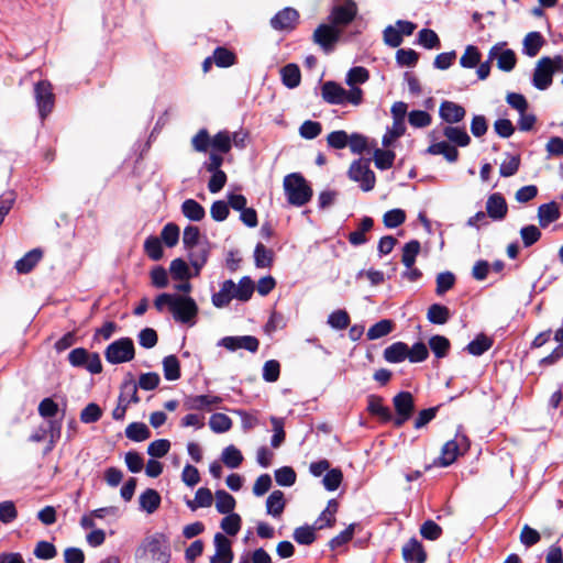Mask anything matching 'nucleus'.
<instances>
[{
    "label": "nucleus",
    "instance_id": "obj_26",
    "mask_svg": "<svg viewBox=\"0 0 563 563\" xmlns=\"http://www.w3.org/2000/svg\"><path fill=\"white\" fill-rule=\"evenodd\" d=\"M443 135L456 146L465 147L471 143V137L465 128L454 126L453 124L446 125L443 128Z\"/></svg>",
    "mask_w": 563,
    "mask_h": 563
},
{
    "label": "nucleus",
    "instance_id": "obj_24",
    "mask_svg": "<svg viewBox=\"0 0 563 563\" xmlns=\"http://www.w3.org/2000/svg\"><path fill=\"white\" fill-rule=\"evenodd\" d=\"M427 153L430 155H443L444 158L450 163H454L459 158V151L456 147L446 141L433 142L427 148Z\"/></svg>",
    "mask_w": 563,
    "mask_h": 563
},
{
    "label": "nucleus",
    "instance_id": "obj_63",
    "mask_svg": "<svg viewBox=\"0 0 563 563\" xmlns=\"http://www.w3.org/2000/svg\"><path fill=\"white\" fill-rule=\"evenodd\" d=\"M369 73L366 68L357 66L349 70L346 75V84L349 86H355L357 84H364L368 80Z\"/></svg>",
    "mask_w": 563,
    "mask_h": 563
},
{
    "label": "nucleus",
    "instance_id": "obj_14",
    "mask_svg": "<svg viewBox=\"0 0 563 563\" xmlns=\"http://www.w3.org/2000/svg\"><path fill=\"white\" fill-rule=\"evenodd\" d=\"M219 345L232 352L244 349L255 353L258 350L260 342L253 335L224 336L219 341Z\"/></svg>",
    "mask_w": 563,
    "mask_h": 563
},
{
    "label": "nucleus",
    "instance_id": "obj_18",
    "mask_svg": "<svg viewBox=\"0 0 563 563\" xmlns=\"http://www.w3.org/2000/svg\"><path fill=\"white\" fill-rule=\"evenodd\" d=\"M356 13V4L353 1H346L332 10L331 19L335 25H346L353 21Z\"/></svg>",
    "mask_w": 563,
    "mask_h": 563
},
{
    "label": "nucleus",
    "instance_id": "obj_7",
    "mask_svg": "<svg viewBox=\"0 0 563 563\" xmlns=\"http://www.w3.org/2000/svg\"><path fill=\"white\" fill-rule=\"evenodd\" d=\"M468 449L465 435L457 434L454 439L444 443L440 456L433 462L435 466L446 467L453 464L457 456Z\"/></svg>",
    "mask_w": 563,
    "mask_h": 563
},
{
    "label": "nucleus",
    "instance_id": "obj_36",
    "mask_svg": "<svg viewBox=\"0 0 563 563\" xmlns=\"http://www.w3.org/2000/svg\"><path fill=\"white\" fill-rule=\"evenodd\" d=\"M283 84L292 89L300 84V69L296 64H288L280 70Z\"/></svg>",
    "mask_w": 563,
    "mask_h": 563
},
{
    "label": "nucleus",
    "instance_id": "obj_52",
    "mask_svg": "<svg viewBox=\"0 0 563 563\" xmlns=\"http://www.w3.org/2000/svg\"><path fill=\"white\" fill-rule=\"evenodd\" d=\"M418 44L427 49H433L440 46V38L433 30L422 29L418 33Z\"/></svg>",
    "mask_w": 563,
    "mask_h": 563
},
{
    "label": "nucleus",
    "instance_id": "obj_6",
    "mask_svg": "<svg viewBox=\"0 0 563 563\" xmlns=\"http://www.w3.org/2000/svg\"><path fill=\"white\" fill-rule=\"evenodd\" d=\"M135 356L133 341L130 338L115 340L104 351V357L110 364H121L130 362Z\"/></svg>",
    "mask_w": 563,
    "mask_h": 563
},
{
    "label": "nucleus",
    "instance_id": "obj_40",
    "mask_svg": "<svg viewBox=\"0 0 563 563\" xmlns=\"http://www.w3.org/2000/svg\"><path fill=\"white\" fill-rule=\"evenodd\" d=\"M238 563H273L272 556L263 548L240 555Z\"/></svg>",
    "mask_w": 563,
    "mask_h": 563
},
{
    "label": "nucleus",
    "instance_id": "obj_46",
    "mask_svg": "<svg viewBox=\"0 0 563 563\" xmlns=\"http://www.w3.org/2000/svg\"><path fill=\"white\" fill-rule=\"evenodd\" d=\"M492 340L484 334L477 335L466 346L470 354L479 356L492 347Z\"/></svg>",
    "mask_w": 563,
    "mask_h": 563
},
{
    "label": "nucleus",
    "instance_id": "obj_9",
    "mask_svg": "<svg viewBox=\"0 0 563 563\" xmlns=\"http://www.w3.org/2000/svg\"><path fill=\"white\" fill-rule=\"evenodd\" d=\"M139 401L137 385L133 380L124 382L121 386L118 405L112 411V418L114 420H123L128 408Z\"/></svg>",
    "mask_w": 563,
    "mask_h": 563
},
{
    "label": "nucleus",
    "instance_id": "obj_12",
    "mask_svg": "<svg viewBox=\"0 0 563 563\" xmlns=\"http://www.w3.org/2000/svg\"><path fill=\"white\" fill-rule=\"evenodd\" d=\"M489 60H496L497 67L503 71H511L516 64V53L506 47L505 42L495 44L488 52Z\"/></svg>",
    "mask_w": 563,
    "mask_h": 563
},
{
    "label": "nucleus",
    "instance_id": "obj_5",
    "mask_svg": "<svg viewBox=\"0 0 563 563\" xmlns=\"http://www.w3.org/2000/svg\"><path fill=\"white\" fill-rule=\"evenodd\" d=\"M560 70H563V57L561 55H556L553 58H540L533 73V86L539 90L548 89L552 84L554 73Z\"/></svg>",
    "mask_w": 563,
    "mask_h": 563
},
{
    "label": "nucleus",
    "instance_id": "obj_61",
    "mask_svg": "<svg viewBox=\"0 0 563 563\" xmlns=\"http://www.w3.org/2000/svg\"><path fill=\"white\" fill-rule=\"evenodd\" d=\"M296 477V472L290 466H283L275 471L276 483L280 486L294 485Z\"/></svg>",
    "mask_w": 563,
    "mask_h": 563
},
{
    "label": "nucleus",
    "instance_id": "obj_25",
    "mask_svg": "<svg viewBox=\"0 0 563 563\" xmlns=\"http://www.w3.org/2000/svg\"><path fill=\"white\" fill-rule=\"evenodd\" d=\"M191 266L195 268V276L200 274L201 268L208 261L209 251L205 244L186 249Z\"/></svg>",
    "mask_w": 563,
    "mask_h": 563
},
{
    "label": "nucleus",
    "instance_id": "obj_62",
    "mask_svg": "<svg viewBox=\"0 0 563 563\" xmlns=\"http://www.w3.org/2000/svg\"><path fill=\"white\" fill-rule=\"evenodd\" d=\"M33 553L40 560H51L56 556L57 550L53 543L40 541L36 543Z\"/></svg>",
    "mask_w": 563,
    "mask_h": 563
},
{
    "label": "nucleus",
    "instance_id": "obj_32",
    "mask_svg": "<svg viewBox=\"0 0 563 563\" xmlns=\"http://www.w3.org/2000/svg\"><path fill=\"white\" fill-rule=\"evenodd\" d=\"M285 498L282 490H274L266 500L267 514L274 518H279L285 509Z\"/></svg>",
    "mask_w": 563,
    "mask_h": 563
},
{
    "label": "nucleus",
    "instance_id": "obj_39",
    "mask_svg": "<svg viewBox=\"0 0 563 563\" xmlns=\"http://www.w3.org/2000/svg\"><path fill=\"white\" fill-rule=\"evenodd\" d=\"M242 518L236 512H231L225 515V517L221 520L220 527L221 529L229 536H236L241 530Z\"/></svg>",
    "mask_w": 563,
    "mask_h": 563
},
{
    "label": "nucleus",
    "instance_id": "obj_60",
    "mask_svg": "<svg viewBox=\"0 0 563 563\" xmlns=\"http://www.w3.org/2000/svg\"><path fill=\"white\" fill-rule=\"evenodd\" d=\"M435 282H437L435 292L439 296H442L454 286L455 276L451 272H443V273L438 274Z\"/></svg>",
    "mask_w": 563,
    "mask_h": 563
},
{
    "label": "nucleus",
    "instance_id": "obj_13",
    "mask_svg": "<svg viewBox=\"0 0 563 563\" xmlns=\"http://www.w3.org/2000/svg\"><path fill=\"white\" fill-rule=\"evenodd\" d=\"M214 554L210 558V563H232L234 553L232 541L223 533H216L213 537Z\"/></svg>",
    "mask_w": 563,
    "mask_h": 563
},
{
    "label": "nucleus",
    "instance_id": "obj_49",
    "mask_svg": "<svg viewBox=\"0 0 563 563\" xmlns=\"http://www.w3.org/2000/svg\"><path fill=\"white\" fill-rule=\"evenodd\" d=\"M395 157V153L390 150L377 148L374 151L375 166L382 170L390 168L394 164Z\"/></svg>",
    "mask_w": 563,
    "mask_h": 563
},
{
    "label": "nucleus",
    "instance_id": "obj_17",
    "mask_svg": "<svg viewBox=\"0 0 563 563\" xmlns=\"http://www.w3.org/2000/svg\"><path fill=\"white\" fill-rule=\"evenodd\" d=\"M439 115L450 125L461 122L466 115V110L453 101L444 100L440 104Z\"/></svg>",
    "mask_w": 563,
    "mask_h": 563
},
{
    "label": "nucleus",
    "instance_id": "obj_44",
    "mask_svg": "<svg viewBox=\"0 0 563 563\" xmlns=\"http://www.w3.org/2000/svg\"><path fill=\"white\" fill-rule=\"evenodd\" d=\"M164 376L167 380H176L180 377L179 361L175 355H168L163 360Z\"/></svg>",
    "mask_w": 563,
    "mask_h": 563
},
{
    "label": "nucleus",
    "instance_id": "obj_34",
    "mask_svg": "<svg viewBox=\"0 0 563 563\" xmlns=\"http://www.w3.org/2000/svg\"><path fill=\"white\" fill-rule=\"evenodd\" d=\"M236 506L235 498L223 489L216 492V508L218 512L228 515L233 512Z\"/></svg>",
    "mask_w": 563,
    "mask_h": 563
},
{
    "label": "nucleus",
    "instance_id": "obj_3",
    "mask_svg": "<svg viewBox=\"0 0 563 563\" xmlns=\"http://www.w3.org/2000/svg\"><path fill=\"white\" fill-rule=\"evenodd\" d=\"M137 563H168L170 559L168 539L163 533L146 538L135 552Z\"/></svg>",
    "mask_w": 563,
    "mask_h": 563
},
{
    "label": "nucleus",
    "instance_id": "obj_57",
    "mask_svg": "<svg viewBox=\"0 0 563 563\" xmlns=\"http://www.w3.org/2000/svg\"><path fill=\"white\" fill-rule=\"evenodd\" d=\"M430 349L439 358L444 357L450 349V341L442 335H434L429 341Z\"/></svg>",
    "mask_w": 563,
    "mask_h": 563
},
{
    "label": "nucleus",
    "instance_id": "obj_10",
    "mask_svg": "<svg viewBox=\"0 0 563 563\" xmlns=\"http://www.w3.org/2000/svg\"><path fill=\"white\" fill-rule=\"evenodd\" d=\"M34 97L40 117L44 120L52 112L55 103L52 85L46 80L38 81L34 86Z\"/></svg>",
    "mask_w": 563,
    "mask_h": 563
},
{
    "label": "nucleus",
    "instance_id": "obj_54",
    "mask_svg": "<svg viewBox=\"0 0 563 563\" xmlns=\"http://www.w3.org/2000/svg\"><path fill=\"white\" fill-rule=\"evenodd\" d=\"M406 221V212L402 209H391L383 217V222L386 228L395 229Z\"/></svg>",
    "mask_w": 563,
    "mask_h": 563
},
{
    "label": "nucleus",
    "instance_id": "obj_33",
    "mask_svg": "<svg viewBox=\"0 0 563 563\" xmlns=\"http://www.w3.org/2000/svg\"><path fill=\"white\" fill-rule=\"evenodd\" d=\"M181 212L187 219L195 222L201 221L206 216L205 208L195 199H186L181 205Z\"/></svg>",
    "mask_w": 563,
    "mask_h": 563
},
{
    "label": "nucleus",
    "instance_id": "obj_35",
    "mask_svg": "<svg viewBox=\"0 0 563 563\" xmlns=\"http://www.w3.org/2000/svg\"><path fill=\"white\" fill-rule=\"evenodd\" d=\"M373 219L369 217H364L360 223L358 229L349 234V242L352 245H362L366 243L367 239L365 236V233L368 232L373 228Z\"/></svg>",
    "mask_w": 563,
    "mask_h": 563
},
{
    "label": "nucleus",
    "instance_id": "obj_51",
    "mask_svg": "<svg viewBox=\"0 0 563 563\" xmlns=\"http://www.w3.org/2000/svg\"><path fill=\"white\" fill-rule=\"evenodd\" d=\"M420 252V243L417 240H412L405 244L402 249L401 262L406 267H410L415 264L416 257Z\"/></svg>",
    "mask_w": 563,
    "mask_h": 563
},
{
    "label": "nucleus",
    "instance_id": "obj_22",
    "mask_svg": "<svg viewBox=\"0 0 563 563\" xmlns=\"http://www.w3.org/2000/svg\"><path fill=\"white\" fill-rule=\"evenodd\" d=\"M367 410L371 415L378 417L384 422L393 420L391 411L387 406L384 405V400L380 396H368Z\"/></svg>",
    "mask_w": 563,
    "mask_h": 563
},
{
    "label": "nucleus",
    "instance_id": "obj_64",
    "mask_svg": "<svg viewBox=\"0 0 563 563\" xmlns=\"http://www.w3.org/2000/svg\"><path fill=\"white\" fill-rule=\"evenodd\" d=\"M322 131V126L317 121L307 120L299 128V134L306 140L316 139Z\"/></svg>",
    "mask_w": 563,
    "mask_h": 563
},
{
    "label": "nucleus",
    "instance_id": "obj_45",
    "mask_svg": "<svg viewBox=\"0 0 563 563\" xmlns=\"http://www.w3.org/2000/svg\"><path fill=\"white\" fill-rule=\"evenodd\" d=\"M209 427L214 433H224L232 428V420L224 413H213L209 419Z\"/></svg>",
    "mask_w": 563,
    "mask_h": 563
},
{
    "label": "nucleus",
    "instance_id": "obj_41",
    "mask_svg": "<svg viewBox=\"0 0 563 563\" xmlns=\"http://www.w3.org/2000/svg\"><path fill=\"white\" fill-rule=\"evenodd\" d=\"M394 329V323L391 320L383 319L375 324H373L367 331L368 340H377L387 334H389Z\"/></svg>",
    "mask_w": 563,
    "mask_h": 563
},
{
    "label": "nucleus",
    "instance_id": "obj_23",
    "mask_svg": "<svg viewBox=\"0 0 563 563\" xmlns=\"http://www.w3.org/2000/svg\"><path fill=\"white\" fill-rule=\"evenodd\" d=\"M346 89L333 81H327L322 86V97L331 104H344Z\"/></svg>",
    "mask_w": 563,
    "mask_h": 563
},
{
    "label": "nucleus",
    "instance_id": "obj_30",
    "mask_svg": "<svg viewBox=\"0 0 563 563\" xmlns=\"http://www.w3.org/2000/svg\"><path fill=\"white\" fill-rule=\"evenodd\" d=\"M42 255L43 254L40 249H34V250L27 252L22 258L16 261L15 269L20 274L30 273L35 267V265L41 261Z\"/></svg>",
    "mask_w": 563,
    "mask_h": 563
},
{
    "label": "nucleus",
    "instance_id": "obj_47",
    "mask_svg": "<svg viewBox=\"0 0 563 563\" xmlns=\"http://www.w3.org/2000/svg\"><path fill=\"white\" fill-rule=\"evenodd\" d=\"M222 462L230 468H236L243 462L241 451L234 445H229L222 451Z\"/></svg>",
    "mask_w": 563,
    "mask_h": 563
},
{
    "label": "nucleus",
    "instance_id": "obj_21",
    "mask_svg": "<svg viewBox=\"0 0 563 563\" xmlns=\"http://www.w3.org/2000/svg\"><path fill=\"white\" fill-rule=\"evenodd\" d=\"M402 556L407 563H424L427 559L422 544L415 539L404 545Z\"/></svg>",
    "mask_w": 563,
    "mask_h": 563
},
{
    "label": "nucleus",
    "instance_id": "obj_2",
    "mask_svg": "<svg viewBox=\"0 0 563 563\" xmlns=\"http://www.w3.org/2000/svg\"><path fill=\"white\" fill-rule=\"evenodd\" d=\"M254 289V282L249 276L242 277L238 284L232 279H228L220 285L219 291L212 295L211 301L216 308L221 309L229 306L232 299L240 301L250 300Z\"/></svg>",
    "mask_w": 563,
    "mask_h": 563
},
{
    "label": "nucleus",
    "instance_id": "obj_50",
    "mask_svg": "<svg viewBox=\"0 0 563 563\" xmlns=\"http://www.w3.org/2000/svg\"><path fill=\"white\" fill-rule=\"evenodd\" d=\"M254 260L256 267H269L273 263V252L264 244L258 243L254 251Z\"/></svg>",
    "mask_w": 563,
    "mask_h": 563
},
{
    "label": "nucleus",
    "instance_id": "obj_27",
    "mask_svg": "<svg viewBox=\"0 0 563 563\" xmlns=\"http://www.w3.org/2000/svg\"><path fill=\"white\" fill-rule=\"evenodd\" d=\"M560 216L559 206L554 201L543 203L538 208L539 224L542 228H547L549 224L556 221Z\"/></svg>",
    "mask_w": 563,
    "mask_h": 563
},
{
    "label": "nucleus",
    "instance_id": "obj_1",
    "mask_svg": "<svg viewBox=\"0 0 563 563\" xmlns=\"http://www.w3.org/2000/svg\"><path fill=\"white\" fill-rule=\"evenodd\" d=\"M154 306L159 312L168 309L176 322L192 327L197 321L199 308L190 296L164 292L155 298Z\"/></svg>",
    "mask_w": 563,
    "mask_h": 563
},
{
    "label": "nucleus",
    "instance_id": "obj_58",
    "mask_svg": "<svg viewBox=\"0 0 563 563\" xmlns=\"http://www.w3.org/2000/svg\"><path fill=\"white\" fill-rule=\"evenodd\" d=\"M419 59V54L411 48H400L396 53V60L400 66L413 67Z\"/></svg>",
    "mask_w": 563,
    "mask_h": 563
},
{
    "label": "nucleus",
    "instance_id": "obj_28",
    "mask_svg": "<svg viewBox=\"0 0 563 563\" xmlns=\"http://www.w3.org/2000/svg\"><path fill=\"white\" fill-rule=\"evenodd\" d=\"M544 44V38L540 32H529L522 42V53L529 57H534Z\"/></svg>",
    "mask_w": 563,
    "mask_h": 563
},
{
    "label": "nucleus",
    "instance_id": "obj_31",
    "mask_svg": "<svg viewBox=\"0 0 563 563\" xmlns=\"http://www.w3.org/2000/svg\"><path fill=\"white\" fill-rule=\"evenodd\" d=\"M408 354V345L404 342H396L385 349L384 358L389 363H399L405 361Z\"/></svg>",
    "mask_w": 563,
    "mask_h": 563
},
{
    "label": "nucleus",
    "instance_id": "obj_29",
    "mask_svg": "<svg viewBox=\"0 0 563 563\" xmlns=\"http://www.w3.org/2000/svg\"><path fill=\"white\" fill-rule=\"evenodd\" d=\"M139 503L141 510L153 514L159 508L161 496L155 489L147 488L140 495Z\"/></svg>",
    "mask_w": 563,
    "mask_h": 563
},
{
    "label": "nucleus",
    "instance_id": "obj_16",
    "mask_svg": "<svg viewBox=\"0 0 563 563\" xmlns=\"http://www.w3.org/2000/svg\"><path fill=\"white\" fill-rule=\"evenodd\" d=\"M340 37V31L332 25L321 24L313 32V41L325 52H330Z\"/></svg>",
    "mask_w": 563,
    "mask_h": 563
},
{
    "label": "nucleus",
    "instance_id": "obj_15",
    "mask_svg": "<svg viewBox=\"0 0 563 563\" xmlns=\"http://www.w3.org/2000/svg\"><path fill=\"white\" fill-rule=\"evenodd\" d=\"M222 398L214 395L187 396L184 400V407L187 410L211 411L221 404Z\"/></svg>",
    "mask_w": 563,
    "mask_h": 563
},
{
    "label": "nucleus",
    "instance_id": "obj_11",
    "mask_svg": "<svg viewBox=\"0 0 563 563\" xmlns=\"http://www.w3.org/2000/svg\"><path fill=\"white\" fill-rule=\"evenodd\" d=\"M397 417L393 419L395 427H401L410 419L415 410L413 397L409 391H400L393 398Z\"/></svg>",
    "mask_w": 563,
    "mask_h": 563
},
{
    "label": "nucleus",
    "instance_id": "obj_48",
    "mask_svg": "<svg viewBox=\"0 0 563 563\" xmlns=\"http://www.w3.org/2000/svg\"><path fill=\"white\" fill-rule=\"evenodd\" d=\"M481 57V52L476 46L467 45L460 58V64L464 68H474L479 64Z\"/></svg>",
    "mask_w": 563,
    "mask_h": 563
},
{
    "label": "nucleus",
    "instance_id": "obj_20",
    "mask_svg": "<svg viewBox=\"0 0 563 563\" xmlns=\"http://www.w3.org/2000/svg\"><path fill=\"white\" fill-rule=\"evenodd\" d=\"M486 211L489 218L500 221L507 216L508 207L505 198L500 194H493L486 201Z\"/></svg>",
    "mask_w": 563,
    "mask_h": 563
},
{
    "label": "nucleus",
    "instance_id": "obj_53",
    "mask_svg": "<svg viewBox=\"0 0 563 563\" xmlns=\"http://www.w3.org/2000/svg\"><path fill=\"white\" fill-rule=\"evenodd\" d=\"M169 271L176 280H187L191 276L187 263L181 258L172 261Z\"/></svg>",
    "mask_w": 563,
    "mask_h": 563
},
{
    "label": "nucleus",
    "instance_id": "obj_59",
    "mask_svg": "<svg viewBox=\"0 0 563 563\" xmlns=\"http://www.w3.org/2000/svg\"><path fill=\"white\" fill-rule=\"evenodd\" d=\"M144 250L150 258L158 261L163 256V247L158 238L148 236L144 243Z\"/></svg>",
    "mask_w": 563,
    "mask_h": 563
},
{
    "label": "nucleus",
    "instance_id": "obj_56",
    "mask_svg": "<svg viewBox=\"0 0 563 563\" xmlns=\"http://www.w3.org/2000/svg\"><path fill=\"white\" fill-rule=\"evenodd\" d=\"M179 233H180L179 227L177 224L170 222V223H167L163 228V230L161 232V236H162V240L164 241V243L168 247H173L178 243Z\"/></svg>",
    "mask_w": 563,
    "mask_h": 563
},
{
    "label": "nucleus",
    "instance_id": "obj_8",
    "mask_svg": "<svg viewBox=\"0 0 563 563\" xmlns=\"http://www.w3.org/2000/svg\"><path fill=\"white\" fill-rule=\"evenodd\" d=\"M347 174L351 180L360 184L363 191H371L375 187L376 177L366 161H354L351 164Z\"/></svg>",
    "mask_w": 563,
    "mask_h": 563
},
{
    "label": "nucleus",
    "instance_id": "obj_4",
    "mask_svg": "<svg viewBox=\"0 0 563 563\" xmlns=\"http://www.w3.org/2000/svg\"><path fill=\"white\" fill-rule=\"evenodd\" d=\"M283 187L287 201L291 206L302 207L308 203L312 197V188L299 173L285 176Z\"/></svg>",
    "mask_w": 563,
    "mask_h": 563
},
{
    "label": "nucleus",
    "instance_id": "obj_19",
    "mask_svg": "<svg viewBox=\"0 0 563 563\" xmlns=\"http://www.w3.org/2000/svg\"><path fill=\"white\" fill-rule=\"evenodd\" d=\"M298 18L299 14L295 9L285 8L271 20V24L275 30H291L295 27Z\"/></svg>",
    "mask_w": 563,
    "mask_h": 563
},
{
    "label": "nucleus",
    "instance_id": "obj_37",
    "mask_svg": "<svg viewBox=\"0 0 563 563\" xmlns=\"http://www.w3.org/2000/svg\"><path fill=\"white\" fill-rule=\"evenodd\" d=\"M125 435L132 441L142 442L151 437V431L143 422H132L126 427Z\"/></svg>",
    "mask_w": 563,
    "mask_h": 563
},
{
    "label": "nucleus",
    "instance_id": "obj_43",
    "mask_svg": "<svg viewBox=\"0 0 563 563\" xmlns=\"http://www.w3.org/2000/svg\"><path fill=\"white\" fill-rule=\"evenodd\" d=\"M428 320L434 324H444L450 318V311L445 306L433 303L428 309Z\"/></svg>",
    "mask_w": 563,
    "mask_h": 563
},
{
    "label": "nucleus",
    "instance_id": "obj_55",
    "mask_svg": "<svg viewBox=\"0 0 563 563\" xmlns=\"http://www.w3.org/2000/svg\"><path fill=\"white\" fill-rule=\"evenodd\" d=\"M212 58L219 67H230L235 64V55L224 47L216 48Z\"/></svg>",
    "mask_w": 563,
    "mask_h": 563
},
{
    "label": "nucleus",
    "instance_id": "obj_38",
    "mask_svg": "<svg viewBox=\"0 0 563 563\" xmlns=\"http://www.w3.org/2000/svg\"><path fill=\"white\" fill-rule=\"evenodd\" d=\"M405 122L393 121L391 126L387 129L382 140L384 147L391 146L400 136L405 134Z\"/></svg>",
    "mask_w": 563,
    "mask_h": 563
},
{
    "label": "nucleus",
    "instance_id": "obj_42",
    "mask_svg": "<svg viewBox=\"0 0 563 563\" xmlns=\"http://www.w3.org/2000/svg\"><path fill=\"white\" fill-rule=\"evenodd\" d=\"M210 146L213 152L228 153L232 146L231 134L228 131H220L211 139Z\"/></svg>",
    "mask_w": 563,
    "mask_h": 563
}]
</instances>
